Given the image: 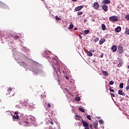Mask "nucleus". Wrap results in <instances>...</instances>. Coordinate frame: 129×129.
I'll use <instances>...</instances> for the list:
<instances>
[{
    "instance_id": "6",
    "label": "nucleus",
    "mask_w": 129,
    "mask_h": 129,
    "mask_svg": "<svg viewBox=\"0 0 129 129\" xmlns=\"http://www.w3.org/2000/svg\"><path fill=\"white\" fill-rule=\"evenodd\" d=\"M118 51L120 54H122V53H123V47H122L121 44L118 46Z\"/></svg>"
},
{
    "instance_id": "9",
    "label": "nucleus",
    "mask_w": 129,
    "mask_h": 129,
    "mask_svg": "<svg viewBox=\"0 0 129 129\" xmlns=\"http://www.w3.org/2000/svg\"><path fill=\"white\" fill-rule=\"evenodd\" d=\"M111 2L110 0H104L102 2V5H109Z\"/></svg>"
},
{
    "instance_id": "7",
    "label": "nucleus",
    "mask_w": 129,
    "mask_h": 129,
    "mask_svg": "<svg viewBox=\"0 0 129 129\" xmlns=\"http://www.w3.org/2000/svg\"><path fill=\"white\" fill-rule=\"evenodd\" d=\"M102 9L104 10V12H107L108 11V6L106 5H104L102 6Z\"/></svg>"
},
{
    "instance_id": "13",
    "label": "nucleus",
    "mask_w": 129,
    "mask_h": 129,
    "mask_svg": "<svg viewBox=\"0 0 129 129\" xmlns=\"http://www.w3.org/2000/svg\"><path fill=\"white\" fill-rule=\"evenodd\" d=\"M115 31L116 33H119V32L121 31V27H120V26L117 27V28L115 29Z\"/></svg>"
},
{
    "instance_id": "30",
    "label": "nucleus",
    "mask_w": 129,
    "mask_h": 129,
    "mask_svg": "<svg viewBox=\"0 0 129 129\" xmlns=\"http://www.w3.org/2000/svg\"><path fill=\"white\" fill-rule=\"evenodd\" d=\"M109 84L110 85H113V84H114V82H113V81H111L109 82Z\"/></svg>"
},
{
    "instance_id": "8",
    "label": "nucleus",
    "mask_w": 129,
    "mask_h": 129,
    "mask_svg": "<svg viewBox=\"0 0 129 129\" xmlns=\"http://www.w3.org/2000/svg\"><path fill=\"white\" fill-rule=\"evenodd\" d=\"M82 9H83V6H78L75 9V11H76V12H79V11H81Z\"/></svg>"
},
{
    "instance_id": "53",
    "label": "nucleus",
    "mask_w": 129,
    "mask_h": 129,
    "mask_svg": "<svg viewBox=\"0 0 129 129\" xmlns=\"http://www.w3.org/2000/svg\"><path fill=\"white\" fill-rule=\"evenodd\" d=\"M75 30L76 31H77V30H78V28H75Z\"/></svg>"
},
{
    "instance_id": "18",
    "label": "nucleus",
    "mask_w": 129,
    "mask_h": 129,
    "mask_svg": "<svg viewBox=\"0 0 129 129\" xmlns=\"http://www.w3.org/2000/svg\"><path fill=\"white\" fill-rule=\"evenodd\" d=\"M102 73L103 74V75L104 76H108V73L107 71H102Z\"/></svg>"
},
{
    "instance_id": "55",
    "label": "nucleus",
    "mask_w": 129,
    "mask_h": 129,
    "mask_svg": "<svg viewBox=\"0 0 129 129\" xmlns=\"http://www.w3.org/2000/svg\"><path fill=\"white\" fill-rule=\"evenodd\" d=\"M91 52H94V50H90Z\"/></svg>"
},
{
    "instance_id": "56",
    "label": "nucleus",
    "mask_w": 129,
    "mask_h": 129,
    "mask_svg": "<svg viewBox=\"0 0 129 129\" xmlns=\"http://www.w3.org/2000/svg\"><path fill=\"white\" fill-rule=\"evenodd\" d=\"M73 1V2H76V1H77V0H72Z\"/></svg>"
},
{
    "instance_id": "57",
    "label": "nucleus",
    "mask_w": 129,
    "mask_h": 129,
    "mask_svg": "<svg viewBox=\"0 0 129 129\" xmlns=\"http://www.w3.org/2000/svg\"><path fill=\"white\" fill-rule=\"evenodd\" d=\"M14 95H15V94H12V96H14Z\"/></svg>"
},
{
    "instance_id": "15",
    "label": "nucleus",
    "mask_w": 129,
    "mask_h": 129,
    "mask_svg": "<svg viewBox=\"0 0 129 129\" xmlns=\"http://www.w3.org/2000/svg\"><path fill=\"white\" fill-rule=\"evenodd\" d=\"M105 42V39L102 38L99 41V45H102Z\"/></svg>"
},
{
    "instance_id": "28",
    "label": "nucleus",
    "mask_w": 129,
    "mask_h": 129,
    "mask_svg": "<svg viewBox=\"0 0 129 129\" xmlns=\"http://www.w3.org/2000/svg\"><path fill=\"white\" fill-rule=\"evenodd\" d=\"M79 110L80 111H81V112H85V110L83 109L82 108H79Z\"/></svg>"
},
{
    "instance_id": "31",
    "label": "nucleus",
    "mask_w": 129,
    "mask_h": 129,
    "mask_svg": "<svg viewBox=\"0 0 129 129\" xmlns=\"http://www.w3.org/2000/svg\"><path fill=\"white\" fill-rule=\"evenodd\" d=\"M125 19H126V20H127L128 21H129V15H126Z\"/></svg>"
},
{
    "instance_id": "42",
    "label": "nucleus",
    "mask_w": 129,
    "mask_h": 129,
    "mask_svg": "<svg viewBox=\"0 0 129 129\" xmlns=\"http://www.w3.org/2000/svg\"><path fill=\"white\" fill-rule=\"evenodd\" d=\"M111 96L112 97H115V95H114V94H113V93H111Z\"/></svg>"
},
{
    "instance_id": "34",
    "label": "nucleus",
    "mask_w": 129,
    "mask_h": 129,
    "mask_svg": "<svg viewBox=\"0 0 129 129\" xmlns=\"http://www.w3.org/2000/svg\"><path fill=\"white\" fill-rule=\"evenodd\" d=\"M87 118H88V119H89V120H91V117H90V115H87Z\"/></svg>"
},
{
    "instance_id": "40",
    "label": "nucleus",
    "mask_w": 129,
    "mask_h": 129,
    "mask_svg": "<svg viewBox=\"0 0 129 129\" xmlns=\"http://www.w3.org/2000/svg\"><path fill=\"white\" fill-rule=\"evenodd\" d=\"M62 73L64 74V75H66V70H62Z\"/></svg>"
},
{
    "instance_id": "48",
    "label": "nucleus",
    "mask_w": 129,
    "mask_h": 129,
    "mask_svg": "<svg viewBox=\"0 0 129 129\" xmlns=\"http://www.w3.org/2000/svg\"><path fill=\"white\" fill-rule=\"evenodd\" d=\"M89 127H90V128L92 129V124H90L89 125Z\"/></svg>"
},
{
    "instance_id": "24",
    "label": "nucleus",
    "mask_w": 129,
    "mask_h": 129,
    "mask_svg": "<svg viewBox=\"0 0 129 129\" xmlns=\"http://www.w3.org/2000/svg\"><path fill=\"white\" fill-rule=\"evenodd\" d=\"M74 27V25H73V24H70L69 27L68 28V29L69 30H71V29H73Z\"/></svg>"
},
{
    "instance_id": "17",
    "label": "nucleus",
    "mask_w": 129,
    "mask_h": 129,
    "mask_svg": "<svg viewBox=\"0 0 129 129\" xmlns=\"http://www.w3.org/2000/svg\"><path fill=\"white\" fill-rule=\"evenodd\" d=\"M101 27H102V30L103 31H105V30H106V26L104 24H101Z\"/></svg>"
},
{
    "instance_id": "10",
    "label": "nucleus",
    "mask_w": 129,
    "mask_h": 129,
    "mask_svg": "<svg viewBox=\"0 0 129 129\" xmlns=\"http://www.w3.org/2000/svg\"><path fill=\"white\" fill-rule=\"evenodd\" d=\"M93 7L95 10H98L99 9V4L97 2H95Z\"/></svg>"
},
{
    "instance_id": "27",
    "label": "nucleus",
    "mask_w": 129,
    "mask_h": 129,
    "mask_svg": "<svg viewBox=\"0 0 129 129\" xmlns=\"http://www.w3.org/2000/svg\"><path fill=\"white\" fill-rule=\"evenodd\" d=\"M99 40V38L98 37H95V38L94 39V42H95V43H96V42H98Z\"/></svg>"
},
{
    "instance_id": "58",
    "label": "nucleus",
    "mask_w": 129,
    "mask_h": 129,
    "mask_svg": "<svg viewBox=\"0 0 129 129\" xmlns=\"http://www.w3.org/2000/svg\"><path fill=\"white\" fill-rule=\"evenodd\" d=\"M51 122V124H53V122Z\"/></svg>"
},
{
    "instance_id": "33",
    "label": "nucleus",
    "mask_w": 129,
    "mask_h": 129,
    "mask_svg": "<svg viewBox=\"0 0 129 129\" xmlns=\"http://www.w3.org/2000/svg\"><path fill=\"white\" fill-rule=\"evenodd\" d=\"M52 59H53V60H54L55 63H56L57 65H58V61H57V59H56V58L54 57L52 58Z\"/></svg>"
},
{
    "instance_id": "20",
    "label": "nucleus",
    "mask_w": 129,
    "mask_h": 129,
    "mask_svg": "<svg viewBox=\"0 0 129 129\" xmlns=\"http://www.w3.org/2000/svg\"><path fill=\"white\" fill-rule=\"evenodd\" d=\"M81 118H82L80 116H78L77 115H76L75 119H76V120H80Z\"/></svg>"
},
{
    "instance_id": "12",
    "label": "nucleus",
    "mask_w": 129,
    "mask_h": 129,
    "mask_svg": "<svg viewBox=\"0 0 129 129\" xmlns=\"http://www.w3.org/2000/svg\"><path fill=\"white\" fill-rule=\"evenodd\" d=\"M82 123L84 127L89 126V123H88L87 122L84 121L83 120H82Z\"/></svg>"
},
{
    "instance_id": "36",
    "label": "nucleus",
    "mask_w": 129,
    "mask_h": 129,
    "mask_svg": "<svg viewBox=\"0 0 129 129\" xmlns=\"http://www.w3.org/2000/svg\"><path fill=\"white\" fill-rule=\"evenodd\" d=\"M94 127H95V128L97 129L98 124L96 123H94Z\"/></svg>"
},
{
    "instance_id": "32",
    "label": "nucleus",
    "mask_w": 129,
    "mask_h": 129,
    "mask_svg": "<svg viewBox=\"0 0 129 129\" xmlns=\"http://www.w3.org/2000/svg\"><path fill=\"white\" fill-rule=\"evenodd\" d=\"M76 100L78 101V102L80 101V98L79 97L76 98Z\"/></svg>"
},
{
    "instance_id": "3",
    "label": "nucleus",
    "mask_w": 129,
    "mask_h": 129,
    "mask_svg": "<svg viewBox=\"0 0 129 129\" xmlns=\"http://www.w3.org/2000/svg\"><path fill=\"white\" fill-rule=\"evenodd\" d=\"M0 8L4 9L5 10H7V9H9V6L7 5V4L4 3L2 1H0Z\"/></svg>"
},
{
    "instance_id": "29",
    "label": "nucleus",
    "mask_w": 129,
    "mask_h": 129,
    "mask_svg": "<svg viewBox=\"0 0 129 129\" xmlns=\"http://www.w3.org/2000/svg\"><path fill=\"white\" fill-rule=\"evenodd\" d=\"M119 88H123V83H122L119 84Z\"/></svg>"
},
{
    "instance_id": "46",
    "label": "nucleus",
    "mask_w": 129,
    "mask_h": 129,
    "mask_svg": "<svg viewBox=\"0 0 129 129\" xmlns=\"http://www.w3.org/2000/svg\"><path fill=\"white\" fill-rule=\"evenodd\" d=\"M89 126H85V129H89Z\"/></svg>"
},
{
    "instance_id": "50",
    "label": "nucleus",
    "mask_w": 129,
    "mask_h": 129,
    "mask_svg": "<svg viewBox=\"0 0 129 129\" xmlns=\"http://www.w3.org/2000/svg\"><path fill=\"white\" fill-rule=\"evenodd\" d=\"M1 35H2V36H5V34H4V32H1Z\"/></svg>"
},
{
    "instance_id": "59",
    "label": "nucleus",
    "mask_w": 129,
    "mask_h": 129,
    "mask_svg": "<svg viewBox=\"0 0 129 129\" xmlns=\"http://www.w3.org/2000/svg\"><path fill=\"white\" fill-rule=\"evenodd\" d=\"M128 69H129V65H128Z\"/></svg>"
},
{
    "instance_id": "51",
    "label": "nucleus",
    "mask_w": 129,
    "mask_h": 129,
    "mask_svg": "<svg viewBox=\"0 0 129 129\" xmlns=\"http://www.w3.org/2000/svg\"><path fill=\"white\" fill-rule=\"evenodd\" d=\"M79 37L80 39H82V36H81V35H79Z\"/></svg>"
},
{
    "instance_id": "11",
    "label": "nucleus",
    "mask_w": 129,
    "mask_h": 129,
    "mask_svg": "<svg viewBox=\"0 0 129 129\" xmlns=\"http://www.w3.org/2000/svg\"><path fill=\"white\" fill-rule=\"evenodd\" d=\"M111 50H112L113 52H116V50H117V47H116V45H113L111 48Z\"/></svg>"
},
{
    "instance_id": "47",
    "label": "nucleus",
    "mask_w": 129,
    "mask_h": 129,
    "mask_svg": "<svg viewBox=\"0 0 129 129\" xmlns=\"http://www.w3.org/2000/svg\"><path fill=\"white\" fill-rule=\"evenodd\" d=\"M48 107H49V108H50V107H51V104H50V103H48Z\"/></svg>"
},
{
    "instance_id": "4",
    "label": "nucleus",
    "mask_w": 129,
    "mask_h": 129,
    "mask_svg": "<svg viewBox=\"0 0 129 129\" xmlns=\"http://www.w3.org/2000/svg\"><path fill=\"white\" fill-rule=\"evenodd\" d=\"M52 67H53L54 72H55L57 78H59V74H58V73H59V74H61V71H60V69L58 68L57 69L58 71L57 72V71H56L55 68H54V66L52 65Z\"/></svg>"
},
{
    "instance_id": "35",
    "label": "nucleus",
    "mask_w": 129,
    "mask_h": 129,
    "mask_svg": "<svg viewBox=\"0 0 129 129\" xmlns=\"http://www.w3.org/2000/svg\"><path fill=\"white\" fill-rule=\"evenodd\" d=\"M84 33H85V34H86V35H87V34H88V33H89V30H86L84 31Z\"/></svg>"
},
{
    "instance_id": "52",
    "label": "nucleus",
    "mask_w": 129,
    "mask_h": 129,
    "mask_svg": "<svg viewBox=\"0 0 129 129\" xmlns=\"http://www.w3.org/2000/svg\"><path fill=\"white\" fill-rule=\"evenodd\" d=\"M66 79H67L68 80L69 79V78H68L67 76H66Z\"/></svg>"
},
{
    "instance_id": "41",
    "label": "nucleus",
    "mask_w": 129,
    "mask_h": 129,
    "mask_svg": "<svg viewBox=\"0 0 129 129\" xmlns=\"http://www.w3.org/2000/svg\"><path fill=\"white\" fill-rule=\"evenodd\" d=\"M126 90H128L129 89V84H127V86L126 87Z\"/></svg>"
},
{
    "instance_id": "62",
    "label": "nucleus",
    "mask_w": 129,
    "mask_h": 129,
    "mask_svg": "<svg viewBox=\"0 0 129 129\" xmlns=\"http://www.w3.org/2000/svg\"><path fill=\"white\" fill-rule=\"evenodd\" d=\"M67 91H69V90H67Z\"/></svg>"
},
{
    "instance_id": "49",
    "label": "nucleus",
    "mask_w": 129,
    "mask_h": 129,
    "mask_svg": "<svg viewBox=\"0 0 129 129\" xmlns=\"http://www.w3.org/2000/svg\"><path fill=\"white\" fill-rule=\"evenodd\" d=\"M22 64L24 66H26V63H25V62H22Z\"/></svg>"
},
{
    "instance_id": "5",
    "label": "nucleus",
    "mask_w": 129,
    "mask_h": 129,
    "mask_svg": "<svg viewBox=\"0 0 129 129\" xmlns=\"http://www.w3.org/2000/svg\"><path fill=\"white\" fill-rule=\"evenodd\" d=\"M13 115L12 118L14 120V121H15V120L14 119H17V121H19L20 122V121H21V120L20 119V116H19V115Z\"/></svg>"
},
{
    "instance_id": "19",
    "label": "nucleus",
    "mask_w": 129,
    "mask_h": 129,
    "mask_svg": "<svg viewBox=\"0 0 129 129\" xmlns=\"http://www.w3.org/2000/svg\"><path fill=\"white\" fill-rule=\"evenodd\" d=\"M12 90H13V88H11V87L8 88L7 90L8 94H11V91H12Z\"/></svg>"
},
{
    "instance_id": "14",
    "label": "nucleus",
    "mask_w": 129,
    "mask_h": 129,
    "mask_svg": "<svg viewBox=\"0 0 129 129\" xmlns=\"http://www.w3.org/2000/svg\"><path fill=\"white\" fill-rule=\"evenodd\" d=\"M118 94H119V95H122L123 96H124L125 95V94H124V93H123V91H122V90H119L118 91Z\"/></svg>"
},
{
    "instance_id": "21",
    "label": "nucleus",
    "mask_w": 129,
    "mask_h": 129,
    "mask_svg": "<svg viewBox=\"0 0 129 129\" xmlns=\"http://www.w3.org/2000/svg\"><path fill=\"white\" fill-rule=\"evenodd\" d=\"M81 15H83V12L79 11L77 12V16H81Z\"/></svg>"
},
{
    "instance_id": "23",
    "label": "nucleus",
    "mask_w": 129,
    "mask_h": 129,
    "mask_svg": "<svg viewBox=\"0 0 129 129\" xmlns=\"http://www.w3.org/2000/svg\"><path fill=\"white\" fill-rule=\"evenodd\" d=\"M121 65H122V61H119V63L117 64L118 67H121Z\"/></svg>"
},
{
    "instance_id": "44",
    "label": "nucleus",
    "mask_w": 129,
    "mask_h": 129,
    "mask_svg": "<svg viewBox=\"0 0 129 129\" xmlns=\"http://www.w3.org/2000/svg\"><path fill=\"white\" fill-rule=\"evenodd\" d=\"M25 123H26V124H30V123L28 121H25Z\"/></svg>"
},
{
    "instance_id": "1",
    "label": "nucleus",
    "mask_w": 129,
    "mask_h": 129,
    "mask_svg": "<svg viewBox=\"0 0 129 129\" xmlns=\"http://www.w3.org/2000/svg\"><path fill=\"white\" fill-rule=\"evenodd\" d=\"M31 70L35 73V74H40V73H42V71L41 70H39L38 67L36 66H33Z\"/></svg>"
},
{
    "instance_id": "25",
    "label": "nucleus",
    "mask_w": 129,
    "mask_h": 129,
    "mask_svg": "<svg viewBox=\"0 0 129 129\" xmlns=\"http://www.w3.org/2000/svg\"><path fill=\"white\" fill-rule=\"evenodd\" d=\"M14 40H18V39H20V36H13Z\"/></svg>"
},
{
    "instance_id": "22",
    "label": "nucleus",
    "mask_w": 129,
    "mask_h": 129,
    "mask_svg": "<svg viewBox=\"0 0 129 129\" xmlns=\"http://www.w3.org/2000/svg\"><path fill=\"white\" fill-rule=\"evenodd\" d=\"M125 34H126V35H129V29L127 28L125 29Z\"/></svg>"
},
{
    "instance_id": "39",
    "label": "nucleus",
    "mask_w": 129,
    "mask_h": 129,
    "mask_svg": "<svg viewBox=\"0 0 129 129\" xmlns=\"http://www.w3.org/2000/svg\"><path fill=\"white\" fill-rule=\"evenodd\" d=\"M14 114L16 115H19V112L18 111H15L14 113Z\"/></svg>"
},
{
    "instance_id": "54",
    "label": "nucleus",
    "mask_w": 129,
    "mask_h": 129,
    "mask_svg": "<svg viewBox=\"0 0 129 129\" xmlns=\"http://www.w3.org/2000/svg\"><path fill=\"white\" fill-rule=\"evenodd\" d=\"M29 119H30V120H31V121H33V118H30Z\"/></svg>"
},
{
    "instance_id": "37",
    "label": "nucleus",
    "mask_w": 129,
    "mask_h": 129,
    "mask_svg": "<svg viewBox=\"0 0 129 129\" xmlns=\"http://www.w3.org/2000/svg\"><path fill=\"white\" fill-rule=\"evenodd\" d=\"M99 122L100 123V124H102V123H103V121L101 119H100L99 121Z\"/></svg>"
},
{
    "instance_id": "45",
    "label": "nucleus",
    "mask_w": 129,
    "mask_h": 129,
    "mask_svg": "<svg viewBox=\"0 0 129 129\" xmlns=\"http://www.w3.org/2000/svg\"><path fill=\"white\" fill-rule=\"evenodd\" d=\"M84 23H87V19H85L84 20Z\"/></svg>"
},
{
    "instance_id": "38",
    "label": "nucleus",
    "mask_w": 129,
    "mask_h": 129,
    "mask_svg": "<svg viewBox=\"0 0 129 129\" xmlns=\"http://www.w3.org/2000/svg\"><path fill=\"white\" fill-rule=\"evenodd\" d=\"M109 91H111V92H114V90L111 89V88H109Z\"/></svg>"
},
{
    "instance_id": "16",
    "label": "nucleus",
    "mask_w": 129,
    "mask_h": 129,
    "mask_svg": "<svg viewBox=\"0 0 129 129\" xmlns=\"http://www.w3.org/2000/svg\"><path fill=\"white\" fill-rule=\"evenodd\" d=\"M87 54L88 56H89V57H92V56H93V54L92 53V52L90 51H88Z\"/></svg>"
},
{
    "instance_id": "43",
    "label": "nucleus",
    "mask_w": 129,
    "mask_h": 129,
    "mask_svg": "<svg viewBox=\"0 0 129 129\" xmlns=\"http://www.w3.org/2000/svg\"><path fill=\"white\" fill-rule=\"evenodd\" d=\"M103 56H104V54L103 53H102L100 56L101 58H103Z\"/></svg>"
},
{
    "instance_id": "60",
    "label": "nucleus",
    "mask_w": 129,
    "mask_h": 129,
    "mask_svg": "<svg viewBox=\"0 0 129 129\" xmlns=\"http://www.w3.org/2000/svg\"><path fill=\"white\" fill-rule=\"evenodd\" d=\"M52 62L54 63V61H53Z\"/></svg>"
},
{
    "instance_id": "26",
    "label": "nucleus",
    "mask_w": 129,
    "mask_h": 129,
    "mask_svg": "<svg viewBox=\"0 0 129 129\" xmlns=\"http://www.w3.org/2000/svg\"><path fill=\"white\" fill-rule=\"evenodd\" d=\"M55 19L56 20H57V21H61V18H60V17H59V16H55Z\"/></svg>"
},
{
    "instance_id": "61",
    "label": "nucleus",
    "mask_w": 129,
    "mask_h": 129,
    "mask_svg": "<svg viewBox=\"0 0 129 129\" xmlns=\"http://www.w3.org/2000/svg\"><path fill=\"white\" fill-rule=\"evenodd\" d=\"M62 69H63V68H64V67H62Z\"/></svg>"
},
{
    "instance_id": "2",
    "label": "nucleus",
    "mask_w": 129,
    "mask_h": 129,
    "mask_svg": "<svg viewBox=\"0 0 129 129\" xmlns=\"http://www.w3.org/2000/svg\"><path fill=\"white\" fill-rule=\"evenodd\" d=\"M109 20L110 22L112 23H115L118 21V18L116 16H113L109 18Z\"/></svg>"
}]
</instances>
